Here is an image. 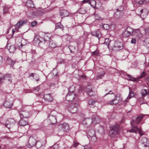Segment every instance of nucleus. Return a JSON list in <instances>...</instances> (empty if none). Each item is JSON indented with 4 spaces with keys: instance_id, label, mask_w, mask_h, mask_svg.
I'll return each mask as SVG.
<instances>
[{
    "instance_id": "f257e3e1",
    "label": "nucleus",
    "mask_w": 149,
    "mask_h": 149,
    "mask_svg": "<svg viewBox=\"0 0 149 149\" xmlns=\"http://www.w3.org/2000/svg\"><path fill=\"white\" fill-rule=\"evenodd\" d=\"M143 116L141 115L137 117L134 116L132 118V120L131 122L132 128L128 130L129 132L135 133L138 132L141 136L144 134L145 133L141 130L140 127L136 125L141 121Z\"/></svg>"
},
{
    "instance_id": "f03ea898",
    "label": "nucleus",
    "mask_w": 149,
    "mask_h": 149,
    "mask_svg": "<svg viewBox=\"0 0 149 149\" xmlns=\"http://www.w3.org/2000/svg\"><path fill=\"white\" fill-rule=\"evenodd\" d=\"M26 6L29 8V10L31 11V16L32 17H34L37 14V10L34 7L33 4L31 0H28L26 3Z\"/></svg>"
},
{
    "instance_id": "7ed1b4c3",
    "label": "nucleus",
    "mask_w": 149,
    "mask_h": 149,
    "mask_svg": "<svg viewBox=\"0 0 149 149\" xmlns=\"http://www.w3.org/2000/svg\"><path fill=\"white\" fill-rule=\"evenodd\" d=\"M123 48V45L122 43L118 40L115 41L113 44L111 46L112 50L115 52L120 50Z\"/></svg>"
},
{
    "instance_id": "20e7f679",
    "label": "nucleus",
    "mask_w": 149,
    "mask_h": 149,
    "mask_svg": "<svg viewBox=\"0 0 149 149\" xmlns=\"http://www.w3.org/2000/svg\"><path fill=\"white\" fill-rule=\"evenodd\" d=\"M119 128V125L118 124L115 125L112 127L109 132L110 136L112 138L114 137L118 133Z\"/></svg>"
},
{
    "instance_id": "39448f33",
    "label": "nucleus",
    "mask_w": 149,
    "mask_h": 149,
    "mask_svg": "<svg viewBox=\"0 0 149 149\" xmlns=\"http://www.w3.org/2000/svg\"><path fill=\"white\" fill-rule=\"evenodd\" d=\"M78 106L77 104L71 103L68 106L67 109L71 113H74L77 111Z\"/></svg>"
},
{
    "instance_id": "423d86ee",
    "label": "nucleus",
    "mask_w": 149,
    "mask_h": 149,
    "mask_svg": "<svg viewBox=\"0 0 149 149\" xmlns=\"http://www.w3.org/2000/svg\"><path fill=\"white\" fill-rule=\"evenodd\" d=\"M66 99L69 101H72L73 100L76 101L77 100V97L74 93H68L66 96Z\"/></svg>"
},
{
    "instance_id": "0eeeda50",
    "label": "nucleus",
    "mask_w": 149,
    "mask_h": 149,
    "mask_svg": "<svg viewBox=\"0 0 149 149\" xmlns=\"http://www.w3.org/2000/svg\"><path fill=\"white\" fill-rule=\"evenodd\" d=\"M133 29L130 27H128L126 30L122 34V36L123 37L127 38L131 34H133Z\"/></svg>"
},
{
    "instance_id": "6e6552de",
    "label": "nucleus",
    "mask_w": 149,
    "mask_h": 149,
    "mask_svg": "<svg viewBox=\"0 0 149 149\" xmlns=\"http://www.w3.org/2000/svg\"><path fill=\"white\" fill-rule=\"evenodd\" d=\"M15 120L12 118H9L7 120L6 122L5 125L9 129L12 127L15 124Z\"/></svg>"
},
{
    "instance_id": "1a4fd4ad",
    "label": "nucleus",
    "mask_w": 149,
    "mask_h": 149,
    "mask_svg": "<svg viewBox=\"0 0 149 149\" xmlns=\"http://www.w3.org/2000/svg\"><path fill=\"white\" fill-rule=\"evenodd\" d=\"M92 122H93L92 118H86L83 120L82 123L85 127H88L91 124Z\"/></svg>"
},
{
    "instance_id": "9d476101",
    "label": "nucleus",
    "mask_w": 149,
    "mask_h": 149,
    "mask_svg": "<svg viewBox=\"0 0 149 149\" xmlns=\"http://www.w3.org/2000/svg\"><path fill=\"white\" fill-rule=\"evenodd\" d=\"M58 128L62 131H63L64 132L68 131L69 129L68 125L66 123L59 125L58 126Z\"/></svg>"
},
{
    "instance_id": "9b49d317",
    "label": "nucleus",
    "mask_w": 149,
    "mask_h": 149,
    "mask_svg": "<svg viewBox=\"0 0 149 149\" xmlns=\"http://www.w3.org/2000/svg\"><path fill=\"white\" fill-rule=\"evenodd\" d=\"M36 136H32L30 137L29 139V143L31 147H33L35 146L36 142Z\"/></svg>"
},
{
    "instance_id": "f8f14e48",
    "label": "nucleus",
    "mask_w": 149,
    "mask_h": 149,
    "mask_svg": "<svg viewBox=\"0 0 149 149\" xmlns=\"http://www.w3.org/2000/svg\"><path fill=\"white\" fill-rule=\"evenodd\" d=\"M19 114L21 118H27L29 116V113L26 111H21L19 112Z\"/></svg>"
},
{
    "instance_id": "ddd939ff",
    "label": "nucleus",
    "mask_w": 149,
    "mask_h": 149,
    "mask_svg": "<svg viewBox=\"0 0 149 149\" xmlns=\"http://www.w3.org/2000/svg\"><path fill=\"white\" fill-rule=\"evenodd\" d=\"M119 102V101L117 99V97L116 95H115L114 99L107 102V104L108 105H116Z\"/></svg>"
},
{
    "instance_id": "4468645a",
    "label": "nucleus",
    "mask_w": 149,
    "mask_h": 149,
    "mask_svg": "<svg viewBox=\"0 0 149 149\" xmlns=\"http://www.w3.org/2000/svg\"><path fill=\"white\" fill-rule=\"evenodd\" d=\"M44 100L47 102H51L53 100V97L50 94H45L44 96Z\"/></svg>"
},
{
    "instance_id": "2eb2a0df",
    "label": "nucleus",
    "mask_w": 149,
    "mask_h": 149,
    "mask_svg": "<svg viewBox=\"0 0 149 149\" xmlns=\"http://www.w3.org/2000/svg\"><path fill=\"white\" fill-rule=\"evenodd\" d=\"M12 100H6L4 103V105L6 107L8 108H10L12 106Z\"/></svg>"
},
{
    "instance_id": "dca6fc26",
    "label": "nucleus",
    "mask_w": 149,
    "mask_h": 149,
    "mask_svg": "<svg viewBox=\"0 0 149 149\" xmlns=\"http://www.w3.org/2000/svg\"><path fill=\"white\" fill-rule=\"evenodd\" d=\"M4 79L8 83H11L12 81L11 74H8L5 75V76H4Z\"/></svg>"
},
{
    "instance_id": "f3484780",
    "label": "nucleus",
    "mask_w": 149,
    "mask_h": 149,
    "mask_svg": "<svg viewBox=\"0 0 149 149\" xmlns=\"http://www.w3.org/2000/svg\"><path fill=\"white\" fill-rule=\"evenodd\" d=\"M48 118L51 124H54L56 123V119L55 116L50 115L48 116Z\"/></svg>"
},
{
    "instance_id": "a211bd4d",
    "label": "nucleus",
    "mask_w": 149,
    "mask_h": 149,
    "mask_svg": "<svg viewBox=\"0 0 149 149\" xmlns=\"http://www.w3.org/2000/svg\"><path fill=\"white\" fill-rule=\"evenodd\" d=\"M85 2L88 3L93 7H94L95 6L96 3L95 1L94 0H88L87 1L84 0L83 1V3H85Z\"/></svg>"
},
{
    "instance_id": "6ab92c4d",
    "label": "nucleus",
    "mask_w": 149,
    "mask_h": 149,
    "mask_svg": "<svg viewBox=\"0 0 149 149\" xmlns=\"http://www.w3.org/2000/svg\"><path fill=\"white\" fill-rule=\"evenodd\" d=\"M123 15V12H120L116 10L114 14V17L118 19L121 17Z\"/></svg>"
},
{
    "instance_id": "aec40b11",
    "label": "nucleus",
    "mask_w": 149,
    "mask_h": 149,
    "mask_svg": "<svg viewBox=\"0 0 149 149\" xmlns=\"http://www.w3.org/2000/svg\"><path fill=\"white\" fill-rule=\"evenodd\" d=\"M69 13L68 12L65 10H60V15L63 17H67L68 16Z\"/></svg>"
},
{
    "instance_id": "412c9836",
    "label": "nucleus",
    "mask_w": 149,
    "mask_h": 149,
    "mask_svg": "<svg viewBox=\"0 0 149 149\" xmlns=\"http://www.w3.org/2000/svg\"><path fill=\"white\" fill-rule=\"evenodd\" d=\"M50 37L51 36L50 34H45L44 36V39L43 41L39 42V44L42 42L44 43L45 42L48 41L50 39Z\"/></svg>"
},
{
    "instance_id": "4be33fe9",
    "label": "nucleus",
    "mask_w": 149,
    "mask_h": 149,
    "mask_svg": "<svg viewBox=\"0 0 149 149\" xmlns=\"http://www.w3.org/2000/svg\"><path fill=\"white\" fill-rule=\"evenodd\" d=\"M141 142L143 144L146 143L144 145L145 147H147L149 146V141L146 138H143L141 139Z\"/></svg>"
},
{
    "instance_id": "5701e85b",
    "label": "nucleus",
    "mask_w": 149,
    "mask_h": 149,
    "mask_svg": "<svg viewBox=\"0 0 149 149\" xmlns=\"http://www.w3.org/2000/svg\"><path fill=\"white\" fill-rule=\"evenodd\" d=\"M7 48H8L10 53H14L16 49L14 45H11L8 46V45H7Z\"/></svg>"
},
{
    "instance_id": "b1692460",
    "label": "nucleus",
    "mask_w": 149,
    "mask_h": 149,
    "mask_svg": "<svg viewBox=\"0 0 149 149\" xmlns=\"http://www.w3.org/2000/svg\"><path fill=\"white\" fill-rule=\"evenodd\" d=\"M28 123L27 121L24 119L21 118L19 122V124L21 126H24L27 125Z\"/></svg>"
},
{
    "instance_id": "393cba45",
    "label": "nucleus",
    "mask_w": 149,
    "mask_h": 149,
    "mask_svg": "<svg viewBox=\"0 0 149 149\" xmlns=\"http://www.w3.org/2000/svg\"><path fill=\"white\" fill-rule=\"evenodd\" d=\"M27 22L26 20H20L16 24L15 26L19 29L23 24H25Z\"/></svg>"
},
{
    "instance_id": "a878e982",
    "label": "nucleus",
    "mask_w": 149,
    "mask_h": 149,
    "mask_svg": "<svg viewBox=\"0 0 149 149\" xmlns=\"http://www.w3.org/2000/svg\"><path fill=\"white\" fill-rule=\"evenodd\" d=\"M92 119V121L94 123H99L101 121L100 119L97 116H95Z\"/></svg>"
},
{
    "instance_id": "bb28decb",
    "label": "nucleus",
    "mask_w": 149,
    "mask_h": 149,
    "mask_svg": "<svg viewBox=\"0 0 149 149\" xmlns=\"http://www.w3.org/2000/svg\"><path fill=\"white\" fill-rule=\"evenodd\" d=\"M88 135L89 137L93 136L95 135V132L93 129L89 130L88 132Z\"/></svg>"
},
{
    "instance_id": "cd10ccee",
    "label": "nucleus",
    "mask_w": 149,
    "mask_h": 149,
    "mask_svg": "<svg viewBox=\"0 0 149 149\" xmlns=\"http://www.w3.org/2000/svg\"><path fill=\"white\" fill-rule=\"evenodd\" d=\"M105 72L104 71L102 72L101 73H98L96 77V79H99L103 77H104V74H105Z\"/></svg>"
},
{
    "instance_id": "c85d7f7f",
    "label": "nucleus",
    "mask_w": 149,
    "mask_h": 149,
    "mask_svg": "<svg viewBox=\"0 0 149 149\" xmlns=\"http://www.w3.org/2000/svg\"><path fill=\"white\" fill-rule=\"evenodd\" d=\"M138 2L139 6L140 5H143L148 3L149 2V0H140Z\"/></svg>"
},
{
    "instance_id": "c756f323",
    "label": "nucleus",
    "mask_w": 149,
    "mask_h": 149,
    "mask_svg": "<svg viewBox=\"0 0 149 149\" xmlns=\"http://www.w3.org/2000/svg\"><path fill=\"white\" fill-rule=\"evenodd\" d=\"M134 96V94L132 91H130L128 96L127 97V99L125 100V102H127L128 100L130 99L131 98L133 97Z\"/></svg>"
},
{
    "instance_id": "7c9ffc66",
    "label": "nucleus",
    "mask_w": 149,
    "mask_h": 149,
    "mask_svg": "<svg viewBox=\"0 0 149 149\" xmlns=\"http://www.w3.org/2000/svg\"><path fill=\"white\" fill-rule=\"evenodd\" d=\"M141 93L143 96H145L148 94V91H147L145 89H143L141 90Z\"/></svg>"
},
{
    "instance_id": "2f4dec72",
    "label": "nucleus",
    "mask_w": 149,
    "mask_h": 149,
    "mask_svg": "<svg viewBox=\"0 0 149 149\" xmlns=\"http://www.w3.org/2000/svg\"><path fill=\"white\" fill-rule=\"evenodd\" d=\"M132 4L134 7L135 8H137L139 6L138 2L135 0L132 1Z\"/></svg>"
},
{
    "instance_id": "473e14b6",
    "label": "nucleus",
    "mask_w": 149,
    "mask_h": 149,
    "mask_svg": "<svg viewBox=\"0 0 149 149\" xmlns=\"http://www.w3.org/2000/svg\"><path fill=\"white\" fill-rule=\"evenodd\" d=\"M96 102V101L92 100H90L88 101V104L89 105L94 106L95 105Z\"/></svg>"
},
{
    "instance_id": "72a5a7b5",
    "label": "nucleus",
    "mask_w": 149,
    "mask_h": 149,
    "mask_svg": "<svg viewBox=\"0 0 149 149\" xmlns=\"http://www.w3.org/2000/svg\"><path fill=\"white\" fill-rule=\"evenodd\" d=\"M56 45L53 41H50L49 43V47L52 48H54L56 47Z\"/></svg>"
},
{
    "instance_id": "f704fd0d",
    "label": "nucleus",
    "mask_w": 149,
    "mask_h": 149,
    "mask_svg": "<svg viewBox=\"0 0 149 149\" xmlns=\"http://www.w3.org/2000/svg\"><path fill=\"white\" fill-rule=\"evenodd\" d=\"M91 86V85H89L87 86L86 88V91L88 93H89L92 92Z\"/></svg>"
},
{
    "instance_id": "c9c22d12",
    "label": "nucleus",
    "mask_w": 149,
    "mask_h": 149,
    "mask_svg": "<svg viewBox=\"0 0 149 149\" xmlns=\"http://www.w3.org/2000/svg\"><path fill=\"white\" fill-rule=\"evenodd\" d=\"M36 144L37 148H39L42 146V142L40 141H36Z\"/></svg>"
},
{
    "instance_id": "e433bc0d",
    "label": "nucleus",
    "mask_w": 149,
    "mask_h": 149,
    "mask_svg": "<svg viewBox=\"0 0 149 149\" xmlns=\"http://www.w3.org/2000/svg\"><path fill=\"white\" fill-rule=\"evenodd\" d=\"M75 90V87L74 86H72L68 89V93H74Z\"/></svg>"
},
{
    "instance_id": "4c0bfd02",
    "label": "nucleus",
    "mask_w": 149,
    "mask_h": 149,
    "mask_svg": "<svg viewBox=\"0 0 149 149\" xmlns=\"http://www.w3.org/2000/svg\"><path fill=\"white\" fill-rule=\"evenodd\" d=\"M103 28L106 30H108L110 29L111 26H110L107 24H104L102 25Z\"/></svg>"
},
{
    "instance_id": "58836bf2",
    "label": "nucleus",
    "mask_w": 149,
    "mask_h": 149,
    "mask_svg": "<svg viewBox=\"0 0 149 149\" xmlns=\"http://www.w3.org/2000/svg\"><path fill=\"white\" fill-rule=\"evenodd\" d=\"M96 37H97L99 39L102 36L101 34L100 31L98 29L96 30Z\"/></svg>"
},
{
    "instance_id": "ea45409f",
    "label": "nucleus",
    "mask_w": 149,
    "mask_h": 149,
    "mask_svg": "<svg viewBox=\"0 0 149 149\" xmlns=\"http://www.w3.org/2000/svg\"><path fill=\"white\" fill-rule=\"evenodd\" d=\"M111 42V40H109L108 38H106L105 39V41L104 42V44L106 45L109 46L110 44V43Z\"/></svg>"
},
{
    "instance_id": "a19ab883",
    "label": "nucleus",
    "mask_w": 149,
    "mask_h": 149,
    "mask_svg": "<svg viewBox=\"0 0 149 149\" xmlns=\"http://www.w3.org/2000/svg\"><path fill=\"white\" fill-rule=\"evenodd\" d=\"M95 19L96 20H102V18L97 14H95L94 15Z\"/></svg>"
},
{
    "instance_id": "79ce46f5",
    "label": "nucleus",
    "mask_w": 149,
    "mask_h": 149,
    "mask_svg": "<svg viewBox=\"0 0 149 149\" xmlns=\"http://www.w3.org/2000/svg\"><path fill=\"white\" fill-rule=\"evenodd\" d=\"M63 26L61 25V24L59 23H58L56 24V29H57L58 28H60L62 29L63 30Z\"/></svg>"
},
{
    "instance_id": "37998d69",
    "label": "nucleus",
    "mask_w": 149,
    "mask_h": 149,
    "mask_svg": "<svg viewBox=\"0 0 149 149\" xmlns=\"http://www.w3.org/2000/svg\"><path fill=\"white\" fill-rule=\"evenodd\" d=\"M145 35L146 36H149V28H146L145 30Z\"/></svg>"
},
{
    "instance_id": "c03bdc74",
    "label": "nucleus",
    "mask_w": 149,
    "mask_h": 149,
    "mask_svg": "<svg viewBox=\"0 0 149 149\" xmlns=\"http://www.w3.org/2000/svg\"><path fill=\"white\" fill-rule=\"evenodd\" d=\"M89 138L90 140L93 142H95L97 140V139L95 135L93 136L89 137Z\"/></svg>"
},
{
    "instance_id": "a18cd8bd",
    "label": "nucleus",
    "mask_w": 149,
    "mask_h": 149,
    "mask_svg": "<svg viewBox=\"0 0 149 149\" xmlns=\"http://www.w3.org/2000/svg\"><path fill=\"white\" fill-rule=\"evenodd\" d=\"M8 8L6 6H3V13L5 14L7 13L8 10Z\"/></svg>"
},
{
    "instance_id": "49530a36",
    "label": "nucleus",
    "mask_w": 149,
    "mask_h": 149,
    "mask_svg": "<svg viewBox=\"0 0 149 149\" xmlns=\"http://www.w3.org/2000/svg\"><path fill=\"white\" fill-rule=\"evenodd\" d=\"M4 80V76L3 75L0 73V84L2 83Z\"/></svg>"
},
{
    "instance_id": "de8ad7c7",
    "label": "nucleus",
    "mask_w": 149,
    "mask_h": 149,
    "mask_svg": "<svg viewBox=\"0 0 149 149\" xmlns=\"http://www.w3.org/2000/svg\"><path fill=\"white\" fill-rule=\"evenodd\" d=\"M8 62L9 64L12 66H13L14 64L15 63L14 61H13L11 59H9L8 60Z\"/></svg>"
},
{
    "instance_id": "09e8293b",
    "label": "nucleus",
    "mask_w": 149,
    "mask_h": 149,
    "mask_svg": "<svg viewBox=\"0 0 149 149\" xmlns=\"http://www.w3.org/2000/svg\"><path fill=\"white\" fill-rule=\"evenodd\" d=\"M144 42H145L146 45H149V38H146L144 40Z\"/></svg>"
},
{
    "instance_id": "8fccbe9b",
    "label": "nucleus",
    "mask_w": 149,
    "mask_h": 149,
    "mask_svg": "<svg viewBox=\"0 0 149 149\" xmlns=\"http://www.w3.org/2000/svg\"><path fill=\"white\" fill-rule=\"evenodd\" d=\"M127 76H128V79L129 80L132 81H135V79L134 78H132V77H131L130 75L127 74Z\"/></svg>"
},
{
    "instance_id": "3c124183",
    "label": "nucleus",
    "mask_w": 149,
    "mask_h": 149,
    "mask_svg": "<svg viewBox=\"0 0 149 149\" xmlns=\"http://www.w3.org/2000/svg\"><path fill=\"white\" fill-rule=\"evenodd\" d=\"M123 7L121 6H120L117 9V10L120 11V12H123Z\"/></svg>"
},
{
    "instance_id": "603ef678",
    "label": "nucleus",
    "mask_w": 149,
    "mask_h": 149,
    "mask_svg": "<svg viewBox=\"0 0 149 149\" xmlns=\"http://www.w3.org/2000/svg\"><path fill=\"white\" fill-rule=\"evenodd\" d=\"M37 24V22L36 21H34L31 22V25L32 27H34L36 26Z\"/></svg>"
},
{
    "instance_id": "864d4df0",
    "label": "nucleus",
    "mask_w": 149,
    "mask_h": 149,
    "mask_svg": "<svg viewBox=\"0 0 149 149\" xmlns=\"http://www.w3.org/2000/svg\"><path fill=\"white\" fill-rule=\"evenodd\" d=\"M92 55H97L98 54V52L97 51H95V52H91Z\"/></svg>"
},
{
    "instance_id": "5fc2aeb1",
    "label": "nucleus",
    "mask_w": 149,
    "mask_h": 149,
    "mask_svg": "<svg viewBox=\"0 0 149 149\" xmlns=\"http://www.w3.org/2000/svg\"><path fill=\"white\" fill-rule=\"evenodd\" d=\"M131 42L132 44H135L136 43V39L134 38H132L131 40Z\"/></svg>"
},
{
    "instance_id": "6e6d98bb",
    "label": "nucleus",
    "mask_w": 149,
    "mask_h": 149,
    "mask_svg": "<svg viewBox=\"0 0 149 149\" xmlns=\"http://www.w3.org/2000/svg\"><path fill=\"white\" fill-rule=\"evenodd\" d=\"M96 30L92 32L91 34L93 36H96Z\"/></svg>"
},
{
    "instance_id": "4d7b16f0",
    "label": "nucleus",
    "mask_w": 149,
    "mask_h": 149,
    "mask_svg": "<svg viewBox=\"0 0 149 149\" xmlns=\"http://www.w3.org/2000/svg\"><path fill=\"white\" fill-rule=\"evenodd\" d=\"M34 90L37 92H38L40 89V87L39 86H37L36 87L34 88Z\"/></svg>"
},
{
    "instance_id": "13d9d810",
    "label": "nucleus",
    "mask_w": 149,
    "mask_h": 149,
    "mask_svg": "<svg viewBox=\"0 0 149 149\" xmlns=\"http://www.w3.org/2000/svg\"><path fill=\"white\" fill-rule=\"evenodd\" d=\"M145 75V73L144 72H143L142 73L141 76L139 77V78H141L144 77Z\"/></svg>"
},
{
    "instance_id": "bf43d9fd",
    "label": "nucleus",
    "mask_w": 149,
    "mask_h": 149,
    "mask_svg": "<svg viewBox=\"0 0 149 149\" xmlns=\"http://www.w3.org/2000/svg\"><path fill=\"white\" fill-rule=\"evenodd\" d=\"M3 61V57L0 56V66L2 64Z\"/></svg>"
},
{
    "instance_id": "052dcab7",
    "label": "nucleus",
    "mask_w": 149,
    "mask_h": 149,
    "mask_svg": "<svg viewBox=\"0 0 149 149\" xmlns=\"http://www.w3.org/2000/svg\"><path fill=\"white\" fill-rule=\"evenodd\" d=\"M138 32L137 33H138V34L139 36V38H140L142 37V34L140 33V32L139 31L137 30Z\"/></svg>"
},
{
    "instance_id": "680f3d73",
    "label": "nucleus",
    "mask_w": 149,
    "mask_h": 149,
    "mask_svg": "<svg viewBox=\"0 0 149 149\" xmlns=\"http://www.w3.org/2000/svg\"><path fill=\"white\" fill-rule=\"evenodd\" d=\"M113 94V93H111V91H109V92L108 93H106V94L104 96H105L106 95H108L109 94Z\"/></svg>"
},
{
    "instance_id": "e2e57ef3",
    "label": "nucleus",
    "mask_w": 149,
    "mask_h": 149,
    "mask_svg": "<svg viewBox=\"0 0 149 149\" xmlns=\"http://www.w3.org/2000/svg\"><path fill=\"white\" fill-rule=\"evenodd\" d=\"M79 144L78 143H74L73 144V146L74 147H76L77 146L78 144Z\"/></svg>"
},
{
    "instance_id": "0e129e2a",
    "label": "nucleus",
    "mask_w": 149,
    "mask_h": 149,
    "mask_svg": "<svg viewBox=\"0 0 149 149\" xmlns=\"http://www.w3.org/2000/svg\"><path fill=\"white\" fill-rule=\"evenodd\" d=\"M81 77L82 78H83L84 79H86V76L84 75H83L81 76Z\"/></svg>"
},
{
    "instance_id": "69168bd1",
    "label": "nucleus",
    "mask_w": 149,
    "mask_h": 149,
    "mask_svg": "<svg viewBox=\"0 0 149 149\" xmlns=\"http://www.w3.org/2000/svg\"><path fill=\"white\" fill-rule=\"evenodd\" d=\"M16 30L15 29H14L12 30V31L13 33L15 32Z\"/></svg>"
},
{
    "instance_id": "338daca9",
    "label": "nucleus",
    "mask_w": 149,
    "mask_h": 149,
    "mask_svg": "<svg viewBox=\"0 0 149 149\" xmlns=\"http://www.w3.org/2000/svg\"><path fill=\"white\" fill-rule=\"evenodd\" d=\"M30 76H31V77H33L34 76V74L33 73H31L30 74Z\"/></svg>"
},
{
    "instance_id": "774afa93",
    "label": "nucleus",
    "mask_w": 149,
    "mask_h": 149,
    "mask_svg": "<svg viewBox=\"0 0 149 149\" xmlns=\"http://www.w3.org/2000/svg\"><path fill=\"white\" fill-rule=\"evenodd\" d=\"M9 149H16V148L15 147L10 148Z\"/></svg>"
}]
</instances>
